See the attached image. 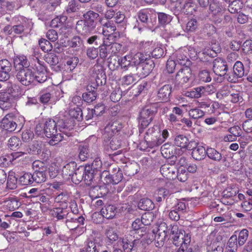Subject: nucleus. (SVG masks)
Wrapping results in <instances>:
<instances>
[{"label": "nucleus", "mask_w": 252, "mask_h": 252, "mask_svg": "<svg viewBox=\"0 0 252 252\" xmlns=\"http://www.w3.org/2000/svg\"><path fill=\"white\" fill-rule=\"evenodd\" d=\"M153 233L155 234V240L158 244L157 246H162L166 237L169 234L167 224L165 222L160 223L156 232L154 230Z\"/></svg>", "instance_id": "nucleus-9"}, {"label": "nucleus", "mask_w": 252, "mask_h": 252, "mask_svg": "<svg viewBox=\"0 0 252 252\" xmlns=\"http://www.w3.org/2000/svg\"><path fill=\"white\" fill-rule=\"evenodd\" d=\"M36 68L37 71L36 72L33 71V82L35 81L40 83L44 82L47 79L44 67L39 65L38 67L36 66ZM33 70L34 69H33Z\"/></svg>", "instance_id": "nucleus-20"}, {"label": "nucleus", "mask_w": 252, "mask_h": 252, "mask_svg": "<svg viewBox=\"0 0 252 252\" xmlns=\"http://www.w3.org/2000/svg\"><path fill=\"white\" fill-rule=\"evenodd\" d=\"M85 174L84 175V181L88 186H91L93 182L94 176L97 174L93 170H91L89 166H85Z\"/></svg>", "instance_id": "nucleus-34"}, {"label": "nucleus", "mask_w": 252, "mask_h": 252, "mask_svg": "<svg viewBox=\"0 0 252 252\" xmlns=\"http://www.w3.org/2000/svg\"><path fill=\"white\" fill-rule=\"evenodd\" d=\"M205 112L199 107L191 108L189 111V115L192 119H198L203 117Z\"/></svg>", "instance_id": "nucleus-46"}, {"label": "nucleus", "mask_w": 252, "mask_h": 252, "mask_svg": "<svg viewBox=\"0 0 252 252\" xmlns=\"http://www.w3.org/2000/svg\"><path fill=\"white\" fill-rule=\"evenodd\" d=\"M155 67V63L151 59L146 57V60L143 61L139 67H137V74L141 78L147 76Z\"/></svg>", "instance_id": "nucleus-11"}, {"label": "nucleus", "mask_w": 252, "mask_h": 252, "mask_svg": "<svg viewBox=\"0 0 252 252\" xmlns=\"http://www.w3.org/2000/svg\"><path fill=\"white\" fill-rule=\"evenodd\" d=\"M136 242V240H132L130 239V237L125 236L119 238L117 245V246H122L124 252H131L132 250H135Z\"/></svg>", "instance_id": "nucleus-13"}, {"label": "nucleus", "mask_w": 252, "mask_h": 252, "mask_svg": "<svg viewBox=\"0 0 252 252\" xmlns=\"http://www.w3.org/2000/svg\"><path fill=\"white\" fill-rule=\"evenodd\" d=\"M116 207L112 205L105 206L102 208L100 213L104 218L107 219H111L114 217L116 215Z\"/></svg>", "instance_id": "nucleus-28"}, {"label": "nucleus", "mask_w": 252, "mask_h": 252, "mask_svg": "<svg viewBox=\"0 0 252 252\" xmlns=\"http://www.w3.org/2000/svg\"><path fill=\"white\" fill-rule=\"evenodd\" d=\"M18 119L13 118L10 114L6 115L2 120L1 126L5 130L12 132L17 129L19 131L23 125L22 123L17 124Z\"/></svg>", "instance_id": "nucleus-7"}, {"label": "nucleus", "mask_w": 252, "mask_h": 252, "mask_svg": "<svg viewBox=\"0 0 252 252\" xmlns=\"http://www.w3.org/2000/svg\"><path fill=\"white\" fill-rule=\"evenodd\" d=\"M111 176L113 184L116 185L121 182L123 178V175L120 168L116 166L112 168L111 171Z\"/></svg>", "instance_id": "nucleus-37"}, {"label": "nucleus", "mask_w": 252, "mask_h": 252, "mask_svg": "<svg viewBox=\"0 0 252 252\" xmlns=\"http://www.w3.org/2000/svg\"><path fill=\"white\" fill-rule=\"evenodd\" d=\"M105 234L108 240V244H112L118 239V235L112 228L108 229Z\"/></svg>", "instance_id": "nucleus-59"}, {"label": "nucleus", "mask_w": 252, "mask_h": 252, "mask_svg": "<svg viewBox=\"0 0 252 252\" xmlns=\"http://www.w3.org/2000/svg\"><path fill=\"white\" fill-rule=\"evenodd\" d=\"M173 2H176L175 6L176 8H178V11L183 12L185 14H188L190 12L187 10V9L186 8H191V5L190 3L187 2L183 5H182L180 6V7L179 8V5L177 6L178 4L181 5V2L179 1L180 0H171Z\"/></svg>", "instance_id": "nucleus-55"}, {"label": "nucleus", "mask_w": 252, "mask_h": 252, "mask_svg": "<svg viewBox=\"0 0 252 252\" xmlns=\"http://www.w3.org/2000/svg\"><path fill=\"white\" fill-rule=\"evenodd\" d=\"M122 128V124L118 121L110 122L105 128L106 131L116 134Z\"/></svg>", "instance_id": "nucleus-38"}, {"label": "nucleus", "mask_w": 252, "mask_h": 252, "mask_svg": "<svg viewBox=\"0 0 252 252\" xmlns=\"http://www.w3.org/2000/svg\"><path fill=\"white\" fill-rule=\"evenodd\" d=\"M11 107L10 94L6 92L0 93V108L7 110Z\"/></svg>", "instance_id": "nucleus-25"}, {"label": "nucleus", "mask_w": 252, "mask_h": 252, "mask_svg": "<svg viewBox=\"0 0 252 252\" xmlns=\"http://www.w3.org/2000/svg\"><path fill=\"white\" fill-rule=\"evenodd\" d=\"M78 157L81 161H85L90 157V150L88 144H81L78 147Z\"/></svg>", "instance_id": "nucleus-32"}, {"label": "nucleus", "mask_w": 252, "mask_h": 252, "mask_svg": "<svg viewBox=\"0 0 252 252\" xmlns=\"http://www.w3.org/2000/svg\"><path fill=\"white\" fill-rule=\"evenodd\" d=\"M100 244L96 238L88 239L84 248L86 252H99L98 248Z\"/></svg>", "instance_id": "nucleus-27"}, {"label": "nucleus", "mask_w": 252, "mask_h": 252, "mask_svg": "<svg viewBox=\"0 0 252 252\" xmlns=\"http://www.w3.org/2000/svg\"><path fill=\"white\" fill-rule=\"evenodd\" d=\"M175 176L180 182H185L188 179V171L185 167H179L177 170Z\"/></svg>", "instance_id": "nucleus-48"}, {"label": "nucleus", "mask_w": 252, "mask_h": 252, "mask_svg": "<svg viewBox=\"0 0 252 252\" xmlns=\"http://www.w3.org/2000/svg\"><path fill=\"white\" fill-rule=\"evenodd\" d=\"M83 40L80 36H74L69 41V45L72 48H80L83 45Z\"/></svg>", "instance_id": "nucleus-64"}, {"label": "nucleus", "mask_w": 252, "mask_h": 252, "mask_svg": "<svg viewBox=\"0 0 252 252\" xmlns=\"http://www.w3.org/2000/svg\"><path fill=\"white\" fill-rule=\"evenodd\" d=\"M84 174H85V167H76L73 176L71 177V180L75 184H78L83 180Z\"/></svg>", "instance_id": "nucleus-30"}, {"label": "nucleus", "mask_w": 252, "mask_h": 252, "mask_svg": "<svg viewBox=\"0 0 252 252\" xmlns=\"http://www.w3.org/2000/svg\"><path fill=\"white\" fill-rule=\"evenodd\" d=\"M12 70L11 63L6 59L0 60V81H4L10 78Z\"/></svg>", "instance_id": "nucleus-12"}, {"label": "nucleus", "mask_w": 252, "mask_h": 252, "mask_svg": "<svg viewBox=\"0 0 252 252\" xmlns=\"http://www.w3.org/2000/svg\"><path fill=\"white\" fill-rule=\"evenodd\" d=\"M207 155V149L201 146H197L192 149L191 156L196 160L204 159Z\"/></svg>", "instance_id": "nucleus-26"}, {"label": "nucleus", "mask_w": 252, "mask_h": 252, "mask_svg": "<svg viewBox=\"0 0 252 252\" xmlns=\"http://www.w3.org/2000/svg\"><path fill=\"white\" fill-rule=\"evenodd\" d=\"M40 48L44 52H48L52 50L53 46L51 43L45 39H41L38 42Z\"/></svg>", "instance_id": "nucleus-58"}, {"label": "nucleus", "mask_w": 252, "mask_h": 252, "mask_svg": "<svg viewBox=\"0 0 252 252\" xmlns=\"http://www.w3.org/2000/svg\"><path fill=\"white\" fill-rule=\"evenodd\" d=\"M174 143L176 146L182 149L189 150L191 148L189 139L183 135H177L174 139Z\"/></svg>", "instance_id": "nucleus-23"}, {"label": "nucleus", "mask_w": 252, "mask_h": 252, "mask_svg": "<svg viewBox=\"0 0 252 252\" xmlns=\"http://www.w3.org/2000/svg\"><path fill=\"white\" fill-rule=\"evenodd\" d=\"M95 28L85 22L83 20L78 21L76 25L77 32L82 35L91 33Z\"/></svg>", "instance_id": "nucleus-16"}, {"label": "nucleus", "mask_w": 252, "mask_h": 252, "mask_svg": "<svg viewBox=\"0 0 252 252\" xmlns=\"http://www.w3.org/2000/svg\"><path fill=\"white\" fill-rule=\"evenodd\" d=\"M160 171L161 174L167 178L172 180L176 179L177 170L173 166L168 164L162 165L160 168Z\"/></svg>", "instance_id": "nucleus-18"}, {"label": "nucleus", "mask_w": 252, "mask_h": 252, "mask_svg": "<svg viewBox=\"0 0 252 252\" xmlns=\"http://www.w3.org/2000/svg\"><path fill=\"white\" fill-rule=\"evenodd\" d=\"M51 215L58 220H62L66 217H70L69 209L67 208L58 207L51 210Z\"/></svg>", "instance_id": "nucleus-17"}, {"label": "nucleus", "mask_w": 252, "mask_h": 252, "mask_svg": "<svg viewBox=\"0 0 252 252\" xmlns=\"http://www.w3.org/2000/svg\"><path fill=\"white\" fill-rule=\"evenodd\" d=\"M82 111L80 107H74L70 109L69 111V116H70V119L64 121L65 122H70L71 121H72L74 122V119L77 120L78 121H80L82 119Z\"/></svg>", "instance_id": "nucleus-29"}, {"label": "nucleus", "mask_w": 252, "mask_h": 252, "mask_svg": "<svg viewBox=\"0 0 252 252\" xmlns=\"http://www.w3.org/2000/svg\"><path fill=\"white\" fill-rule=\"evenodd\" d=\"M7 146L11 150H16L22 146V144L20 138L12 136L8 140Z\"/></svg>", "instance_id": "nucleus-43"}, {"label": "nucleus", "mask_w": 252, "mask_h": 252, "mask_svg": "<svg viewBox=\"0 0 252 252\" xmlns=\"http://www.w3.org/2000/svg\"><path fill=\"white\" fill-rule=\"evenodd\" d=\"M81 7V4L77 0H70L65 7V11L69 14L77 12L80 10Z\"/></svg>", "instance_id": "nucleus-33"}, {"label": "nucleus", "mask_w": 252, "mask_h": 252, "mask_svg": "<svg viewBox=\"0 0 252 252\" xmlns=\"http://www.w3.org/2000/svg\"><path fill=\"white\" fill-rule=\"evenodd\" d=\"M198 22L195 19H191L186 25V30L188 32H194L198 29Z\"/></svg>", "instance_id": "nucleus-57"}, {"label": "nucleus", "mask_w": 252, "mask_h": 252, "mask_svg": "<svg viewBox=\"0 0 252 252\" xmlns=\"http://www.w3.org/2000/svg\"><path fill=\"white\" fill-rule=\"evenodd\" d=\"M77 164L74 161L70 162L64 165L62 169V174L64 178L66 179H71V177L73 176Z\"/></svg>", "instance_id": "nucleus-22"}, {"label": "nucleus", "mask_w": 252, "mask_h": 252, "mask_svg": "<svg viewBox=\"0 0 252 252\" xmlns=\"http://www.w3.org/2000/svg\"><path fill=\"white\" fill-rule=\"evenodd\" d=\"M213 69L214 72L218 76H227L228 66L226 62L223 59L218 58L215 59Z\"/></svg>", "instance_id": "nucleus-10"}, {"label": "nucleus", "mask_w": 252, "mask_h": 252, "mask_svg": "<svg viewBox=\"0 0 252 252\" xmlns=\"http://www.w3.org/2000/svg\"><path fill=\"white\" fill-rule=\"evenodd\" d=\"M15 78L22 85L29 86L33 83V70L29 67L20 68L16 70Z\"/></svg>", "instance_id": "nucleus-4"}, {"label": "nucleus", "mask_w": 252, "mask_h": 252, "mask_svg": "<svg viewBox=\"0 0 252 252\" xmlns=\"http://www.w3.org/2000/svg\"><path fill=\"white\" fill-rule=\"evenodd\" d=\"M73 126L72 121L65 122L63 120H60L56 122L53 119H49L44 123V135L51 138L49 144L54 146L63 140L67 141L72 136L71 130Z\"/></svg>", "instance_id": "nucleus-1"}, {"label": "nucleus", "mask_w": 252, "mask_h": 252, "mask_svg": "<svg viewBox=\"0 0 252 252\" xmlns=\"http://www.w3.org/2000/svg\"><path fill=\"white\" fill-rule=\"evenodd\" d=\"M10 94L14 97L19 98L22 95V90L20 87L16 84H13L9 89Z\"/></svg>", "instance_id": "nucleus-60"}, {"label": "nucleus", "mask_w": 252, "mask_h": 252, "mask_svg": "<svg viewBox=\"0 0 252 252\" xmlns=\"http://www.w3.org/2000/svg\"><path fill=\"white\" fill-rule=\"evenodd\" d=\"M32 168L34 170V172H37L38 171H42L43 172H48V168L46 164L43 161L36 160L33 162Z\"/></svg>", "instance_id": "nucleus-47"}, {"label": "nucleus", "mask_w": 252, "mask_h": 252, "mask_svg": "<svg viewBox=\"0 0 252 252\" xmlns=\"http://www.w3.org/2000/svg\"><path fill=\"white\" fill-rule=\"evenodd\" d=\"M132 66L139 67L143 61L146 60V56L142 53H137L130 59Z\"/></svg>", "instance_id": "nucleus-42"}, {"label": "nucleus", "mask_w": 252, "mask_h": 252, "mask_svg": "<svg viewBox=\"0 0 252 252\" xmlns=\"http://www.w3.org/2000/svg\"><path fill=\"white\" fill-rule=\"evenodd\" d=\"M14 65L16 69L28 67L29 62L26 57L24 56H17L14 58Z\"/></svg>", "instance_id": "nucleus-31"}, {"label": "nucleus", "mask_w": 252, "mask_h": 252, "mask_svg": "<svg viewBox=\"0 0 252 252\" xmlns=\"http://www.w3.org/2000/svg\"><path fill=\"white\" fill-rule=\"evenodd\" d=\"M172 87L170 85H165L160 88L158 93V97L160 101H167L169 100L171 93Z\"/></svg>", "instance_id": "nucleus-21"}, {"label": "nucleus", "mask_w": 252, "mask_h": 252, "mask_svg": "<svg viewBox=\"0 0 252 252\" xmlns=\"http://www.w3.org/2000/svg\"><path fill=\"white\" fill-rule=\"evenodd\" d=\"M100 178L102 182L104 184H113L111 174L109 173V171H103L102 173H99Z\"/></svg>", "instance_id": "nucleus-56"}, {"label": "nucleus", "mask_w": 252, "mask_h": 252, "mask_svg": "<svg viewBox=\"0 0 252 252\" xmlns=\"http://www.w3.org/2000/svg\"><path fill=\"white\" fill-rule=\"evenodd\" d=\"M154 217L155 215L153 212H148L143 214L140 220L142 224L149 225H150L151 222L153 221Z\"/></svg>", "instance_id": "nucleus-50"}, {"label": "nucleus", "mask_w": 252, "mask_h": 252, "mask_svg": "<svg viewBox=\"0 0 252 252\" xmlns=\"http://www.w3.org/2000/svg\"><path fill=\"white\" fill-rule=\"evenodd\" d=\"M168 234L175 246H180V247L183 246H187L190 243V235L189 234H185V231L182 230H179L177 225L170 226Z\"/></svg>", "instance_id": "nucleus-2"}, {"label": "nucleus", "mask_w": 252, "mask_h": 252, "mask_svg": "<svg viewBox=\"0 0 252 252\" xmlns=\"http://www.w3.org/2000/svg\"><path fill=\"white\" fill-rule=\"evenodd\" d=\"M113 21L117 24H121L122 26L126 25L127 22L125 14L120 11L116 12Z\"/></svg>", "instance_id": "nucleus-53"}, {"label": "nucleus", "mask_w": 252, "mask_h": 252, "mask_svg": "<svg viewBox=\"0 0 252 252\" xmlns=\"http://www.w3.org/2000/svg\"><path fill=\"white\" fill-rule=\"evenodd\" d=\"M82 98L83 100L87 103H91L94 101L96 98V93L94 90H92L84 93L82 94Z\"/></svg>", "instance_id": "nucleus-54"}, {"label": "nucleus", "mask_w": 252, "mask_h": 252, "mask_svg": "<svg viewBox=\"0 0 252 252\" xmlns=\"http://www.w3.org/2000/svg\"><path fill=\"white\" fill-rule=\"evenodd\" d=\"M207 156L210 159L218 162L225 160V158L220 152L213 148L207 149Z\"/></svg>", "instance_id": "nucleus-24"}, {"label": "nucleus", "mask_w": 252, "mask_h": 252, "mask_svg": "<svg viewBox=\"0 0 252 252\" xmlns=\"http://www.w3.org/2000/svg\"><path fill=\"white\" fill-rule=\"evenodd\" d=\"M247 74L243 63L240 61H237L233 65V71L227 74V80L230 83H236Z\"/></svg>", "instance_id": "nucleus-5"}, {"label": "nucleus", "mask_w": 252, "mask_h": 252, "mask_svg": "<svg viewBox=\"0 0 252 252\" xmlns=\"http://www.w3.org/2000/svg\"><path fill=\"white\" fill-rule=\"evenodd\" d=\"M84 21L94 28H95L96 22L95 20L99 18V15L93 10H89L83 15Z\"/></svg>", "instance_id": "nucleus-19"}, {"label": "nucleus", "mask_w": 252, "mask_h": 252, "mask_svg": "<svg viewBox=\"0 0 252 252\" xmlns=\"http://www.w3.org/2000/svg\"><path fill=\"white\" fill-rule=\"evenodd\" d=\"M154 116V111L149 107H145L139 113L138 121L140 125L139 132H142L151 122Z\"/></svg>", "instance_id": "nucleus-6"}, {"label": "nucleus", "mask_w": 252, "mask_h": 252, "mask_svg": "<svg viewBox=\"0 0 252 252\" xmlns=\"http://www.w3.org/2000/svg\"><path fill=\"white\" fill-rule=\"evenodd\" d=\"M44 60L50 65H55L59 63L58 57L52 53L46 55L44 56Z\"/></svg>", "instance_id": "nucleus-62"}, {"label": "nucleus", "mask_w": 252, "mask_h": 252, "mask_svg": "<svg viewBox=\"0 0 252 252\" xmlns=\"http://www.w3.org/2000/svg\"><path fill=\"white\" fill-rule=\"evenodd\" d=\"M32 174L30 173H25L19 178V182L22 185H29L32 184L33 180Z\"/></svg>", "instance_id": "nucleus-51"}, {"label": "nucleus", "mask_w": 252, "mask_h": 252, "mask_svg": "<svg viewBox=\"0 0 252 252\" xmlns=\"http://www.w3.org/2000/svg\"><path fill=\"white\" fill-rule=\"evenodd\" d=\"M151 12V10L148 9L140 10L137 14L138 20L144 24H147L149 22V17Z\"/></svg>", "instance_id": "nucleus-45"}, {"label": "nucleus", "mask_w": 252, "mask_h": 252, "mask_svg": "<svg viewBox=\"0 0 252 252\" xmlns=\"http://www.w3.org/2000/svg\"><path fill=\"white\" fill-rule=\"evenodd\" d=\"M138 207L141 210L150 211L154 208L155 205L151 199L146 198H142L140 200Z\"/></svg>", "instance_id": "nucleus-35"}, {"label": "nucleus", "mask_w": 252, "mask_h": 252, "mask_svg": "<svg viewBox=\"0 0 252 252\" xmlns=\"http://www.w3.org/2000/svg\"><path fill=\"white\" fill-rule=\"evenodd\" d=\"M91 170H93L97 174L100 171L102 167V162L99 158H96L94 159L91 165H88Z\"/></svg>", "instance_id": "nucleus-61"}, {"label": "nucleus", "mask_w": 252, "mask_h": 252, "mask_svg": "<svg viewBox=\"0 0 252 252\" xmlns=\"http://www.w3.org/2000/svg\"><path fill=\"white\" fill-rule=\"evenodd\" d=\"M41 148L42 142L39 141H34L29 146V148L26 150V152L29 154L38 155L40 153Z\"/></svg>", "instance_id": "nucleus-36"}, {"label": "nucleus", "mask_w": 252, "mask_h": 252, "mask_svg": "<svg viewBox=\"0 0 252 252\" xmlns=\"http://www.w3.org/2000/svg\"><path fill=\"white\" fill-rule=\"evenodd\" d=\"M144 139L148 146L151 148L158 147L164 142V139L161 138L159 130L158 128L155 129L154 127L148 129Z\"/></svg>", "instance_id": "nucleus-3"}, {"label": "nucleus", "mask_w": 252, "mask_h": 252, "mask_svg": "<svg viewBox=\"0 0 252 252\" xmlns=\"http://www.w3.org/2000/svg\"><path fill=\"white\" fill-rule=\"evenodd\" d=\"M99 57L102 59H106L108 55L111 56L110 44H108L106 43L104 41L102 44L99 46Z\"/></svg>", "instance_id": "nucleus-41"}, {"label": "nucleus", "mask_w": 252, "mask_h": 252, "mask_svg": "<svg viewBox=\"0 0 252 252\" xmlns=\"http://www.w3.org/2000/svg\"><path fill=\"white\" fill-rule=\"evenodd\" d=\"M99 22L102 27V33L105 36H109L114 33L116 30L115 24L113 23V20H107L102 18H99Z\"/></svg>", "instance_id": "nucleus-14"}, {"label": "nucleus", "mask_w": 252, "mask_h": 252, "mask_svg": "<svg viewBox=\"0 0 252 252\" xmlns=\"http://www.w3.org/2000/svg\"><path fill=\"white\" fill-rule=\"evenodd\" d=\"M238 193V191L231 187H228L226 188L222 192L223 199L229 198L234 196Z\"/></svg>", "instance_id": "nucleus-63"}, {"label": "nucleus", "mask_w": 252, "mask_h": 252, "mask_svg": "<svg viewBox=\"0 0 252 252\" xmlns=\"http://www.w3.org/2000/svg\"><path fill=\"white\" fill-rule=\"evenodd\" d=\"M192 76L191 69L186 66L180 69L175 76L176 83L182 86L188 83Z\"/></svg>", "instance_id": "nucleus-8"}, {"label": "nucleus", "mask_w": 252, "mask_h": 252, "mask_svg": "<svg viewBox=\"0 0 252 252\" xmlns=\"http://www.w3.org/2000/svg\"><path fill=\"white\" fill-rule=\"evenodd\" d=\"M249 231L246 229L241 230L237 237V241L239 246H242L246 243L249 236Z\"/></svg>", "instance_id": "nucleus-52"}, {"label": "nucleus", "mask_w": 252, "mask_h": 252, "mask_svg": "<svg viewBox=\"0 0 252 252\" xmlns=\"http://www.w3.org/2000/svg\"><path fill=\"white\" fill-rule=\"evenodd\" d=\"M48 172L42 171L34 172L32 174L33 182L38 184L45 182L47 179V174Z\"/></svg>", "instance_id": "nucleus-40"}, {"label": "nucleus", "mask_w": 252, "mask_h": 252, "mask_svg": "<svg viewBox=\"0 0 252 252\" xmlns=\"http://www.w3.org/2000/svg\"><path fill=\"white\" fill-rule=\"evenodd\" d=\"M94 75L97 86H102L106 83V76L102 66L94 65L93 69Z\"/></svg>", "instance_id": "nucleus-15"}, {"label": "nucleus", "mask_w": 252, "mask_h": 252, "mask_svg": "<svg viewBox=\"0 0 252 252\" xmlns=\"http://www.w3.org/2000/svg\"><path fill=\"white\" fill-rule=\"evenodd\" d=\"M130 59H131V56H126L121 60H119L118 64L122 69L127 70L130 66H132Z\"/></svg>", "instance_id": "nucleus-49"}, {"label": "nucleus", "mask_w": 252, "mask_h": 252, "mask_svg": "<svg viewBox=\"0 0 252 252\" xmlns=\"http://www.w3.org/2000/svg\"><path fill=\"white\" fill-rule=\"evenodd\" d=\"M229 5L228 6V11L231 13H237L241 9V3L238 0H224Z\"/></svg>", "instance_id": "nucleus-39"}, {"label": "nucleus", "mask_w": 252, "mask_h": 252, "mask_svg": "<svg viewBox=\"0 0 252 252\" xmlns=\"http://www.w3.org/2000/svg\"><path fill=\"white\" fill-rule=\"evenodd\" d=\"M17 178L15 176V173L10 172L7 177V188L10 189H14L17 187Z\"/></svg>", "instance_id": "nucleus-44"}]
</instances>
